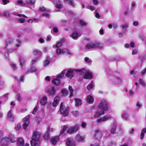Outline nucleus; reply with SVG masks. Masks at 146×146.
<instances>
[{
	"mask_svg": "<svg viewBox=\"0 0 146 146\" xmlns=\"http://www.w3.org/2000/svg\"><path fill=\"white\" fill-rule=\"evenodd\" d=\"M98 109L94 117L97 118L104 114V111L108 109V103L106 100L103 99L100 101L98 106Z\"/></svg>",
	"mask_w": 146,
	"mask_h": 146,
	"instance_id": "1",
	"label": "nucleus"
},
{
	"mask_svg": "<svg viewBox=\"0 0 146 146\" xmlns=\"http://www.w3.org/2000/svg\"><path fill=\"white\" fill-rule=\"evenodd\" d=\"M16 141L14 135H11L7 137L0 138V144L2 146H7L10 143H13Z\"/></svg>",
	"mask_w": 146,
	"mask_h": 146,
	"instance_id": "2",
	"label": "nucleus"
},
{
	"mask_svg": "<svg viewBox=\"0 0 146 146\" xmlns=\"http://www.w3.org/2000/svg\"><path fill=\"white\" fill-rule=\"evenodd\" d=\"M41 133L38 131L34 132L33 134L31 144V146H38L40 145Z\"/></svg>",
	"mask_w": 146,
	"mask_h": 146,
	"instance_id": "3",
	"label": "nucleus"
},
{
	"mask_svg": "<svg viewBox=\"0 0 146 146\" xmlns=\"http://www.w3.org/2000/svg\"><path fill=\"white\" fill-rule=\"evenodd\" d=\"M60 111L63 116L66 117L69 114L70 108L68 106H66L64 103H61L60 104Z\"/></svg>",
	"mask_w": 146,
	"mask_h": 146,
	"instance_id": "4",
	"label": "nucleus"
},
{
	"mask_svg": "<svg viewBox=\"0 0 146 146\" xmlns=\"http://www.w3.org/2000/svg\"><path fill=\"white\" fill-rule=\"evenodd\" d=\"M79 72L80 74H84V78L86 79H91L92 77V74L91 72L86 70L84 69H77L76 70Z\"/></svg>",
	"mask_w": 146,
	"mask_h": 146,
	"instance_id": "5",
	"label": "nucleus"
},
{
	"mask_svg": "<svg viewBox=\"0 0 146 146\" xmlns=\"http://www.w3.org/2000/svg\"><path fill=\"white\" fill-rule=\"evenodd\" d=\"M103 47V46L102 44L96 42L88 44L86 46V48L88 49L96 48L101 49Z\"/></svg>",
	"mask_w": 146,
	"mask_h": 146,
	"instance_id": "6",
	"label": "nucleus"
},
{
	"mask_svg": "<svg viewBox=\"0 0 146 146\" xmlns=\"http://www.w3.org/2000/svg\"><path fill=\"white\" fill-rule=\"evenodd\" d=\"M66 72V70H63L58 75L56 78L52 81V83L56 86L58 85L60 83L59 79H61Z\"/></svg>",
	"mask_w": 146,
	"mask_h": 146,
	"instance_id": "7",
	"label": "nucleus"
},
{
	"mask_svg": "<svg viewBox=\"0 0 146 146\" xmlns=\"http://www.w3.org/2000/svg\"><path fill=\"white\" fill-rule=\"evenodd\" d=\"M46 92L49 96L53 97L56 93V90L52 86H49L46 89Z\"/></svg>",
	"mask_w": 146,
	"mask_h": 146,
	"instance_id": "8",
	"label": "nucleus"
},
{
	"mask_svg": "<svg viewBox=\"0 0 146 146\" xmlns=\"http://www.w3.org/2000/svg\"><path fill=\"white\" fill-rule=\"evenodd\" d=\"M30 117V115L29 114L23 119V127L25 129H26L29 125Z\"/></svg>",
	"mask_w": 146,
	"mask_h": 146,
	"instance_id": "9",
	"label": "nucleus"
},
{
	"mask_svg": "<svg viewBox=\"0 0 146 146\" xmlns=\"http://www.w3.org/2000/svg\"><path fill=\"white\" fill-rule=\"evenodd\" d=\"M79 129V126L76 125L70 128L67 131V132L69 134H73L76 132Z\"/></svg>",
	"mask_w": 146,
	"mask_h": 146,
	"instance_id": "10",
	"label": "nucleus"
},
{
	"mask_svg": "<svg viewBox=\"0 0 146 146\" xmlns=\"http://www.w3.org/2000/svg\"><path fill=\"white\" fill-rule=\"evenodd\" d=\"M76 70L74 69V70H70L68 71L67 73L66 74V76L71 79L74 74V72L76 71L77 72H78Z\"/></svg>",
	"mask_w": 146,
	"mask_h": 146,
	"instance_id": "11",
	"label": "nucleus"
},
{
	"mask_svg": "<svg viewBox=\"0 0 146 146\" xmlns=\"http://www.w3.org/2000/svg\"><path fill=\"white\" fill-rule=\"evenodd\" d=\"M111 117L110 116H105L104 117L97 119V122L101 123L103 122L106 121L111 119Z\"/></svg>",
	"mask_w": 146,
	"mask_h": 146,
	"instance_id": "12",
	"label": "nucleus"
},
{
	"mask_svg": "<svg viewBox=\"0 0 146 146\" xmlns=\"http://www.w3.org/2000/svg\"><path fill=\"white\" fill-rule=\"evenodd\" d=\"M81 35L80 33L75 31L73 32L71 35V36L73 39L76 40L81 36Z\"/></svg>",
	"mask_w": 146,
	"mask_h": 146,
	"instance_id": "13",
	"label": "nucleus"
},
{
	"mask_svg": "<svg viewBox=\"0 0 146 146\" xmlns=\"http://www.w3.org/2000/svg\"><path fill=\"white\" fill-rule=\"evenodd\" d=\"M54 3L56 5V6L57 9L56 10L58 12L60 11L59 9L62 8V5L60 3V2L58 0H54Z\"/></svg>",
	"mask_w": 146,
	"mask_h": 146,
	"instance_id": "14",
	"label": "nucleus"
},
{
	"mask_svg": "<svg viewBox=\"0 0 146 146\" xmlns=\"http://www.w3.org/2000/svg\"><path fill=\"white\" fill-rule=\"evenodd\" d=\"M34 54L35 56L37 59L40 58L42 55L41 51L40 50H34L33 51Z\"/></svg>",
	"mask_w": 146,
	"mask_h": 146,
	"instance_id": "15",
	"label": "nucleus"
},
{
	"mask_svg": "<svg viewBox=\"0 0 146 146\" xmlns=\"http://www.w3.org/2000/svg\"><path fill=\"white\" fill-rule=\"evenodd\" d=\"M24 141L22 137H19L17 139V145L18 146H24Z\"/></svg>",
	"mask_w": 146,
	"mask_h": 146,
	"instance_id": "16",
	"label": "nucleus"
},
{
	"mask_svg": "<svg viewBox=\"0 0 146 146\" xmlns=\"http://www.w3.org/2000/svg\"><path fill=\"white\" fill-rule=\"evenodd\" d=\"M47 98L46 96L42 97L40 100V102L42 105H44L47 103Z\"/></svg>",
	"mask_w": 146,
	"mask_h": 146,
	"instance_id": "17",
	"label": "nucleus"
},
{
	"mask_svg": "<svg viewBox=\"0 0 146 146\" xmlns=\"http://www.w3.org/2000/svg\"><path fill=\"white\" fill-rule=\"evenodd\" d=\"M93 135L97 139H100L102 136L101 133L98 131H96L94 132Z\"/></svg>",
	"mask_w": 146,
	"mask_h": 146,
	"instance_id": "18",
	"label": "nucleus"
},
{
	"mask_svg": "<svg viewBox=\"0 0 146 146\" xmlns=\"http://www.w3.org/2000/svg\"><path fill=\"white\" fill-rule=\"evenodd\" d=\"M66 145L68 146H76L74 142L69 139H67L66 142Z\"/></svg>",
	"mask_w": 146,
	"mask_h": 146,
	"instance_id": "19",
	"label": "nucleus"
},
{
	"mask_svg": "<svg viewBox=\"0 0 146 146\" xmlns=\"http://www.w3.org/2000/svg\"><path fill=\"white\" fill-rule=\"evenodd\" d=\"M59 140V136L54 137L50 139V142L53 145H55Z\"/></svg>",
	"mask_w": 146,
	"mask_h": 146,
	"instance_id": "20",
	"label": "nucleus"
},
{
	"mask_svg": "<svg viewBox=\"0 0 146 146\" xmlns=\"http://www.w3.org/2000/svg\"><path fill=\"white\" fill-rule=\"evenodd\" d=\"M75 138L77 141L79 142H82L85 139V137L84 136H82L78 134L76 136Z\"/></svg>",
	"mask_w": 146,
	"mask_h": 146,
	"instance_id": "21",
	"label": "nucleus"
},
{
	"mask_svg": "<svg viewBox=\"0 0 146 146\" xmlns=\"http://www.w3.org/2000/svg\"><path fill=\"white\" fill-rule=\"evenodd\" d=\"M64 42V41L63 40H62L60 42H58L57 44H56L53 45V47L54 48L56 47L58 48L61 47L63 45V43Z\"/></svg>",
	"mask_w": 146,
	"mask_h": 146,
	"instance_id": "22",
	"label": "nucleus"
},
{
	"mask_svg": "<svg viewBox=\"0 0 146 146\" xmlns=\"http://www.w3.org/2000/svg\"><path fill=\"white\" fill-rule=\"evenodd\" d=\"M86 101L88 103L92 104L93 102L94 99L93 98L91 95H89L87 96V98Z\"/></svg>",
	"mask_w": 146,
	"mask_h": 146,
	"instance_id": "23",
	"label": "nucleus"
},
{
	"mask_svg": "<svg viewBox=\"0 0 146 146\" xmlns=\"http://www.w3.org/2000/svg\"><path fill=\"white\" fill-rule=\"evenodd\" d=\"M129 116L127 112H123L122 114L121 118L123 119L127 120L128 119Z\"/></svg>",
	"mask_w": 146,
	"mask_h": 146,
	"instance_id": "24",
	"label": "nucleus"
},
{
	"mask_svg": "<svg viewBox=\"0 0 146 146\" xmlns=\"http://www.w3.org/2000/svg\"><path fill=\"white\" fill-rule=\"evenodd\" d=\"M59 100V98L58 96L55 97L54 99V102L52 104L53 106L55 107L57 106Z\"/></svg>",
	"mask_w": 146,
	"mask_h": 146,
	"instance_id": "25",
	"label": "nucleus"
},
{
	"mask_svg": "<svg viewBox=\"0 0 146 146\" xmlns=\"http://www.w3.org/2000/svg\"><path fill=\"white\" fill-rule=\"evenodd\" d=\"M10 15L9 12L7 11H4L1 13H0V17H9Z\"/></svg>",
	"mask_w": 146,
	"mask_h": 146,
	"instance_id": "26",
	"label": "nucleus"
},
{
	"mask_svg": "<svg viewBox=\"0 0 146 146\" xmlns=\"http://www.w3.org/2000/svg\"><path fill=\"white\" fill-rule=\"evenodd\" d=\"M75 105L76 106H80L82 104V101L81 99L78 98H76L74 99Z\"/></svg>",
	"mask_w": 146,
	"mask_h": 146,
	"instance_id": "27",
	"label": "nucleus"
},
{
	"mask_svg": "<svg viewBox=\"0 0 146 146\" xmlns=\"http://www.w3.org/2000/svg\"><path fill=\"white\" fill-rule=\"evenodd\" d=\"M35 0H27L26 1V5H33L35 4Z\"/></svg>",
	"mask_w": 146,
	"mask_h": 146,
	"instance_id": "28",
	"label": "nucleus"
},
{
	"mask_svg": "<svg viewBox=\"0 0 146 146\" xmlns=\"http://www.w3.org/2000/svg\"><path fill=\"white\" fill-rule=\"evenodd\" d=\"M19 61L20 62V65L21 66V68H22L25 63V60L23 58L21 57L19 58Z\"/></svg>",
	"mask_w": 146,
	"mask_h": 146,
	"instance_id": "29",
	"label": "nucleus"
},
{
	"mask_svg": "<svg viewBox=\"0 0 146 146\" xmlns=\"http://www.w3.org/2000/svg\"><path fill=\"white\" fill-rule=\"evenodd\" d=\"M13 42V40L11 38H9L7 39L5 41V44L6 46L12 44Z\"/></svg>",
	"mask_w": 146,
	"mask_h": 146,
	"instance_id": "30",
	"label": "nucleus"
},
{
	"mask_svg": "<svg viewBox=\"0 0 146 146\" xmlns=\"http://www.w3.org/2000/svg\"><path fill=\"white\" fill-rule=\"evenodd\" d=\"M117 125L115 123H114L112 125V128L111 129L110 131L113 134L115 133V131Z\"/></svg>",
	"mask_w": 146,
	"mask_h": 146,
	"instance_id": "31",
	"label": "nucleus"
},
{
	"mask_svg": "<svg viewBox=\"0 0 146 146\" xmlns=\"http://www.w3.org/2000/svg\"><path fill=\"white\" fill-rule=\"evenodd\" d=\"M17 3L18 5L21 6H25L26 5V3H24L22 0H18Z\"/></svg>",
	"mask_w": 146,
	"mask_h": 146,
	"instance_id": "32",
	"label": "nucleus"
},
{
	"mask_svg": "<svg viewBox=\"0 0 146 146\" xmlns=\"http://www.w3.org/2000/svg\"><path fill=\"white\" fill-rule=\"evenodd\" d=\"M70 92V94L69 96V98H70L71 97L73 96V92L74 90L72 88V87L71 86H69L68 88Z\"/></svg>",
	"mask_w": 146,
	"mask_h": 146,
	"instance_id": "33",
	"label": "nucleus"
},
{
	"mask_svg": "<svg viewBox=\"0 0 146 146\" xmlns=\"http://www.w3.org/2000/svg\"><path fill=\"white\" fill-rule=\"evenodd\" d=\"M21 44V42L19 40H17L15 44V48H16L20 46Z\"/></svg>",
	"mask_w": 146,
	"mask_h": 146,
	"instance_id": "34",
	"label": "nucleus"
},
{
	"mask_svg": "<svg viewBox=\"0 0 146 146\" xmlns=\"http://www.w3.org/2000/svg\"><path fill=\"white\" fill-rule=\"evenodd\" d=\"M10 66L13 70H15L17 69V67L16 64L13 62H11L10 64Z\"/></svg>",
	"mask_w": 146,
	"mask_h": 146,
	"instance_id": "35",
	"label": "nucleus"
},
{
	"mask_svg": "<svg viewBox=\"0 0 146 146\" xmlns=\"http://www.w3.org/2000/svg\"><path fill=\"white\" fill-rule=\"evenodd\" d=\"M139 83L144 87H146V83L141 78H140L139 80Z\"/></svg>",
	"mask_w": 146,
	"mask_h": 146,
	"instance_id": "36",
	"label": "nucleus"
},
{
	"mask_svg": "<svg viewBox=\"0 0 146 146\" xmlns=\"http://www.w3.org/2000/svg\"><path fill=\"white\" fill-rule=\"evenodd\" d=\"M67 53L68 54L70 55H73V53L70 52V51L66 48L64 49H63V53Z\"/></svg>",
	"mask_w": 146,
	"mask_h": 146,
	"instance_id": "37",
	"label": "nucleus"
},
{
	"mask_svg": "<svg viewBox=\"0 0 146 146\" xmlns=\"http://www.w3.org/2000/svg\"><path fill=\"white\" fill-rule=\"evenodd\" d=\"M8 117L10 119V120H12L13 119L14 117L12 115L11 111V110H10L8 111Z\"/></svg>",
	"mask_w": 146,
	"mask_h": 146,
	"instance_id": "38",
	"label": "nucleus"
},
{
	"mask_svg": "<svg viewBox=\"0 0 146 146\" xmlns=\"http://www.w3.org/2000/svg\"><path fill=\"white\" fill-rule=\"evenodd\" d=\"M146 133V128L143 129H142L141 135V138L143 139L144 136V133Z\"/></svg>",
	"mask_w": 146,
	"mask_h": 146,
	"instance_id": "39",
	"label": "nucleus"
},
{
	"mask_svg": "<svg viewBox=\"0 0 146 146\" xmlns=\"http://www.w3.org/2000/svg\"><path fill=\"white\" fill-rule=\"evenodd\" d=\"M93 86L94 83L93 82H92L91 83L87 86V89L88 90H90L92 89L93 88Z\"/></svg>",
	"mask_w": 146,
	"mask_h": 146,
	"instance_id": "40",
	"label": "nucleus"
},
{
	"mask_svg": "<svg viewBox=\"0 0 146 146\" xmlns=\"http://www.w3.org/2000/svg\"><path fill=\"white\" fill-rule=\"evenodd\" d=\"M128 119L131 121H134L135 120V117L133 115H131L129 117Z\"/></svg>",
	"mask_w": 146,
	"mask_h": 146,
	"instance_id": "41",
	"label": "nucleus"
},
{
	"mask_svg": "<svg viewBox=\"0 0 146 146\" xmlns=\"http://www.w3.org/2000/svg\"><path fill=\"white\" fill-rule=\"evenodd\" d=\"M72 114L76 116L77 117L79 115V112L77 111H73L71 112Z\"/></svg>",
	"mask_w": 146,
	"mask_h": 146,
	"instance_id": "42",
	"label": "nucleus"
},
{
	"mask_svg": "<svg viewBox=\"0 0 146 146\" xmlns=\"http://www.w3.org/2000/svg\"><path fill=\"white\" fill-rule=\"evenodd\" d=\"M50 137V135L49 133L47 132L44 135V139L46 140H48Z\"/></svg>",
	"mask_w": 146,
	"mask_h": 146,
	"instance_id": "43",
	"label": "nucleus"
},
{
	"mask_svg": "<svg viewBox=\"0 0 146 146\" xmlns=\"http://www.w3.org/2000/svg\"><path fill=\"white\" fill-rule=\"evenodd\" d=\"M61 92L62 95L66 96L68 94V92L67 90L65 89H63L61 90Z\"/></svg>",
	"mask_w": 146,
	"mask_h": 146,
	"instance_id": "44",
	"label": "nucleus"
},
{
	"mask_svg": "<svg viewBox=\"0 0 146 146\" xmlns=\"http://www.w3.org/2000/svg\"><path fill=\"white\" fill-rule=\"evenodd\" d=\"M65 2L71 5H73L74 3L73 0H66Z\"/></svg>",
	"mask_w": 146,
	"mask_h": 146,
	"instance_id": "45",
	"label": "nucleus"
},
{
	"mask_svg": "<svg viewBox=\"0 0 146 146\" xmlns=\"http://www.w3.org/2000/svg\"><path fill=\"white\" fill-rule=\"evenodd\" d=\"M84 60L85 62H88L89 64H91L92 62L91 59L87 57H86L85 58Z\"/></svg>",
	"mask_w": 146,
	"mask_h": 146,
	"instance_id": "46",
	"label": "nucleus"
},
{
	"mask_svg": "<svg viewBox=\"0 0 146 146\" xmlns=\"http://www.w3.org/2000/svg\"><path fill=\"white\" fill-rule=\"evenodd\" d=\"M21 127V125L20 123H18V124L15 125V129H16L17 130H18L20 129Z\"/></svg>",
	"mask_w": 146,
	"mask_h": 146,
	"instance_id": "47",
	"label": "nucleus"
},
{
	"mask_svg": "<svg viewBox=\"0 0 146 146\" xmlns=\"http://www.w3.org/2000/svg\"><path fill=\"white\" fill-rule=\"evenodd\" d=\"M38 69L35 67H32L29 70V71L33 72H35L38 70Z\"/></svg>",
	"mask_w": 146,
	"mask_h": 146,
	"instance_id": "48",
	"label": "nucleus"
},
{
	"mask_svg": "<svg viewBox=\"0 0 146 146\" xmlns=\"http://www.w3.org/2000/svg\"><path fill=\"white\" fill-rule=\"evenodd\" d=\"M67 129V127L65 125L63 127V129H62V130L61 131L60 133L59 136L62 134L64 133V132Z\"/></svg>",
	"mask_w": 146,
	"mask_h": 146,
	"instance_id": "49",
	"label": "nucleus"
},
{
	"mask_svg": "<svg viewBox=\"0 0 146 146\" xmlns=\"http://www.w3.org/2000/svg\"><path fill=\"white\" fill-rule=\"evenodd\" d=\"M56 53L58 54H60L63 53V49H62L60 48H58L56 50Z\"/></svg>",
	"mask_w": 146,
	"mask_h": 146,
	"instance_id": "50",
	"label": "nucleus"
},
{
	"mask_svg": "<svg viewBox=\"0 0 146 146\" xmlns=\"http://www.w3.org/2000/svg\"><path fill=\"white\" fill-rule=\"evenodd\" d=\"M54 131V129L53 128L49 127L47 129V132L49 133L50 132H53Z\"/></svg>",
	"mask_w": 146,
	"mask_h": 146,
	"instance_id": "51",
	"label": "nucleus"
},
{
	"mask_svg": "<svg viewBox=\"0 0 146 146\" xmlns=\"http://www.w3.org/2000/svg\"><path fill=\"white\" fill-rule=\"evenodd\" d=\"M40 11H46L49 12V11L45 7H40L39 9Z\"/></svg>",
	"mask_w": 146,
	"mask_h": 146,
	"instance_id": "52",
	"label": "nucleus"
},
{
	"mask_svg": "<svg viewBox=\"0 0 146 146\" xmlns=\"http://www.w3.org/2000/svg\"><path fill=\"white\" fill-rule=\"evenodd\" d=\"M10 2L9 0H2V4L4 5H6Z\"/></svg>",
	"mask_w": 146,
	"mask_h": 146,
	"instance_id": "53",
	"label": "nucleus"
},
{
	"mask_svg": "<svg viewBox=\"0 0 146 146\" xmlns=\"http://www.w3.org/2000/svg\"><path fill=\"white\" fill-rule=\"evenodd\" d=\"M79 23L82 25H85L86 24V22L82 20H80L79 21Z\"/></svg>",
	"mask_w": 146,
	"mask_h": 146,
	"instance_id": "54",
	"label": "nucleus"
},
{
	"mask_svg": "<svg viewBox=\"0 0 146 146\" xmlns=\"http://www.w3.org/2000/svg\"><path fill=\"white\" fill-rule=\"evenodd\" d=\"M86 8L87 9H90L92 11H94L95 9V8L94 7H93L92 6H90V5H89V6H87L86 7Z\"/></svg>",
	"mask_w": 146,
	"mask_h": 146,
	"instance_id": "55",
	"label": "nucleus"
},
{
	"mask_svg": "<svg viewBox=\"0 0 146 146\" xmlns=\"http://www.w3.org/2000/svg\"><path fill=\"white\" fill-rule=\"evenodd\" d=\"M50 61L47 60H46L44 62V66H47L50 63Z\"/></svg>",
	"mask_w": 146,
	"mask_h": 146,
	"instance_id": "56",
	"label": "nucleus"
},
{
	"mask_svg": "<svg viewBox=\"0 0 146 146\" xmlns=\"http://www.w3.org/2000/svg\"><path fill=\"white\" fill-rule=\"evenodd\" d=\"M37 110V106H36L34 109L33 111H32V113L33 114H35Z\"/></svg>",
	"mask_w": 146,
	"mask_h": 146,
	"instance_id": "57",
	"label": "nucleus"
},
{
	"mask_svg": "<svg viewBox=\"0 0 146 146\" xmlns=\"http://www.w3.org/2000/svg\"><path fill=\"white\" fill-rule=\"evenodd\" d=\"M19 21L21 23H23L25 22V20L24 19L20 18L19 19Z\"/></svg>",
	"mask_w": 146,
	"mask_h": 146,
	"instance_id": "58",
	"label": "nucleus"
},
{
	"mask_svg": "<svg viewBox=\"0 0 146 146\" xmlns=\"http://www.w3.org/2000/svg\"><path fill=\"white\" fill-rule=\"evenodd\" d=\"M142 106V104L141 103H140L139 102H137L136 104V106L137 108H140Z\"/></svg>",
	"mask_w": 146,
	"mask_h": 146,
	"instance_id": "59",
	"label": "nucleus"
},
{
	"mask_svg": "<svg viewBox=\"0 0 146 146\" xmlns=\"http://www.w3.org/2000/svg\"><path fill=\"white\" fill-rule=\"evenodd\" d=\"M42 16L43 17H45L46 18H48L49 14L46 13H43L42 14Z\"/></svg>",
	"mask_w": 146,
	"mask_h": 146,
	"instance_id": "60",
	"label": "nucleus"
},
{
	"mask_svg": "<svg viewBox=\"0 0 146 146\" xmlns=\"http://www.w3.org/2000/svg\"><path fill=\"white\" fill-rule=\"evenodd\" d=\"M38 59L35 58L32 60L31 61V64H33L35 63L37 61Z\"/></svg>",
	"mask_w": 146,
	"mask_h": 146,
	"instance_id": "61",
	"label": "nucleus"
},
{
	"mask_svg": "<svg viewBox=\"0 0 146 146\" xmlns=\"http://www.w3.org/2000/svg\"><path fill=\"white\" fill-rule=\"evenodd\" d=\"M93 3L94 5H97L98 3V0H93Z\"/></svg>",
	"mask_w": 146,
	"mask_h": 146,
	"instance_id": "62",
	"label": "nucleus"
},
{
	"mask_svg": "<svg viewBox=\"0 0 146 146\" xmlns=\"http://www.w3.org/2000/svg\"><path fill=\"white\" fill-rule=\"evenodd\" d=\"M146 73V68L144 69L141 71V74L143 75Z\"/></svg>",
	"mask_w": 146,
	"mask_h": 146,
	"instance_id": "63",
	"label": "nucleus"
},
{
	"mask_svg": "<svg viewBox=\"0 0 146 146\" xmlns=\"http://www.w3.org/2000/svg\"><path fill=\"white\" fill-rule=\"evenodd\" d=\"M39 41L40 43H42L44 42V40L43 38H40L39 39Z\"/></svg>",
	"mask_w": 146,
	"mask_h": 146,
	"instance_id": "64",
	"label": "nucleus"
}]
</instances>
